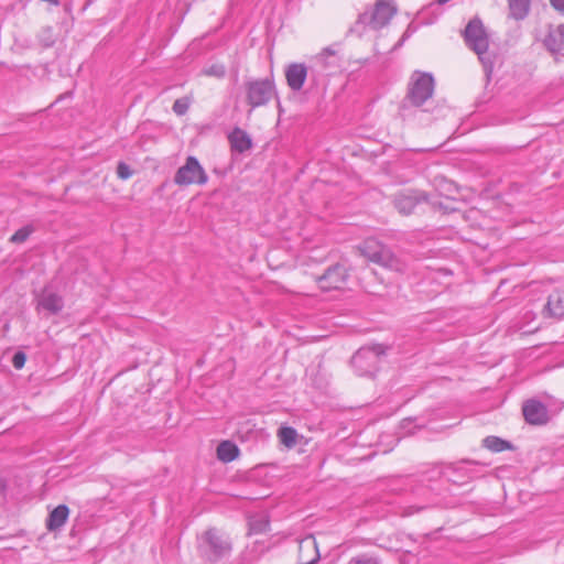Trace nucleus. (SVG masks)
<instances>
[{"instance_id": "f257e3e1", "label": "nucleus", "mask_w": 564, "mask_h": 564, "mask_svg": "<svg viewBox=\"0 0 564 564\" xmlns=\"http://www.w3.org/2000/svg\"><path fill=\"white\" fill-rule=\"evenodd\" d=\"M360 253L370 261L397 272H403L405 264L392 251L375 238L366 239L359 247Z\"/></svg>"}, {"instance_id": "f03ea898", "label": "nucleus", "mask_w": 564, "mask_h": 564, "mask_svg": "<svg viewBox=\"0 0 564 564\" xmlns=\"http://www.w3.org/2000/svg\"><path fill=\"white\" fill-rule=\"evenodd\" d=\"M199 550L209 561H217L228 556L231 551V542L227 534L218 529H209L199 538Z\"/></svg>"}, {"instance_id": "7ed1b4c3", "label": "nucleus", "mask_w": 564, "mask_h": 564, "mask_svg": "<svg viewBox=\"0 0 564 564\" xmlns=\"http://www.w3.org/2000/svg\"><path fill=\"white\" fill-rule=\"evenodd\" d=\"M384 354L386 347L380 344L362 347L351 357V366L358 376L372 377L377 371L380 357Z\"/></svg>"}, {"instance_id": "20e7f679", "label": "nucleus", "mask_w": 564, "mask_h": 564, "mask_svg": "<svg viewBox=\"0 0 564 564\" xmlns=\"http://www.w3.org/2000/svg\"><path fill=\"white\" fill-rule=\"evenodd\" d=\"M434 91V78L429 73L414 72L410 78L406 99L415 107L422 106Z\"/></svg>"}, {"instance_id": "39448f33", "label": "nucleus", "mask_w": 564, "mask_h": 564, "mask_svg": "<svg viewBox=\"0 0 564 564\" xmlns=\"http://www.w3.org/2000/svg\"><path fill=\"white\" fill-rule=\"evenodd\" d=\"M246 100L252 108L265 106L275 95L272 79H249L245 83Z\"/></svg>"}, {"instance_id": "423d86ee", "label": "nucleus", "mask_w": 564, "mask_h": 564, "mask_svg": "<svg viewBox=\"0 0 564 564\" xmlns=\"http://www.w3.org/2000/svg\"><path fill=\"white\" fill-rule=\"evenodd\" d=\"M397 12L392 2L380 0L371 11L361 13L356 22V26L362 24L372 30H379L387 25Z\"/></svg>"}, {"instance_id": "0eeeda50", "label": "nucleus", "mask_w": 564, "mask_h": 564, "mask_svg": "<svg viewBox=\"0 0 564 564\" xmlns=\"http://www.w3.org/2000/svg\"><path fill=\"white\" fill-rule=\"evenodd\" d=\"M208 181V175L195 156H187L185 164L178 167L174 175V183L180 186L192 184L204 185Z\"/></svg>"}, {"instance_id": "6e6552de", "label": "nucleus", "mask_w": 564, "mask_h": 564, "mask_svg": "<svg viewBox=\"0 0 564 564\" xmlns=\"http://www.w3.org/2000/svg\"><path fill=\"white\" fill-rule=\"evenodd\" d=\"M464 37L467 46L484 62V55L488 51L489 41L482 22L477 18L470 20L465 28Z\"/></svg>"}, {"instance_id": "1a4fd4ad", "label": "nucleus", "mask_w": 564, "mask_h": 564, "mask_svg": "<svg viewBox=\"0 0 564 564\" xmlns=\"http://www.w3.org/2000/svg\"><path fill=\"white\" fill-rule=\"evenodd\" d=\"M471 465H474V463L469 460L441 464L433 470V474L444 477L447 481L460 485L475 477L474 469L470 467Z\"/></svg>"}, {"instance_id": "9d476101", "label": "nucleus", "mask_w": 564, "mask_h": 564, "mask_svg": "<svg viewBox=\"0 0 564 564\" xmlns=\"http://www.w3.org/2000/svg\"><path fill=\"white\" fill-rule=\"evenodd\" d=\"M348 273L343 264L329 267L324 274L316 279L319 288L325 291L341 289L347 281Z\"/></svg>"}, {"instance_id": "9b49d317", "label": "nucleus", "mask_w": 564, "mask_h": 564, "mask_svg": "<svg viewBox=\"0 0 564 564\" xmlns=\"http://www.w3.org/2000/svg\"><path fill=\"white\" fill-rule=\"evenodd\" d=\"M426 200L427 196L425 193L408 189L394 195L393 205L400 214L408 216L414 212L419 204Z\"/></svg>"}, {"instance_id": "f8f14e48", "label": "nucleus", "mask_w": 564, "mask_h": 564, "mask_svg": "<svg viewBox=\"0 0 564 564\" xmlns=\"http://www.w3.org/2000/svg\"><path fill=\"white\" fill-rule=\"evenodd\" d=\"M522 412L525 421L532 425H543L550 421V410L542 402L531 399L523 406Z\"/></svg>"}, {"instance_id": "ddd939ff", "label": "nucleus", "mask_w": 564, "mask_h": 564, "mask_svg": "<svg viewBox=\"0 0 564 564\" xmlns=\"http://www.w3.org/2000/svg\"><path fill=\"white\" fill-rule=\"evenodd\" d=\"M64 307V300L57 292L45 288L37 296V311H45L51 315L58 314Z\"/></svg>"}, {"instance_id": "4468645a", "label": "nucleus", "mask_w": 564, "mask_h": 564, "mask_svg": "<svg viewBox=\"0 0 564 564\" xmlns=\"http://www.w3.org/2000/svg\"><path fill=\"white\" fill-rule=\"evenodd\" d=\"M321 557L316 539L306 535L299 543V564H315Z\"/></svg>"}, {"instance_id": "2eb2a0df", "label": "nucleus", "mask_w": 564, "mask_h": 564, "mask_svg": "<svg viewBox=\"0 0 564 564\" xmlns=\"http://www.w3.org/2000/svg\"><path fill=\"white\" fill-rule=\"evenodd\" d=\"M544 317L562 318L564 317V286L555 289L547 297L543 307Z\"/></svg>"}, {"instance_id": "dca6fc26", "label": "nucleus", "mask_w": 564, "mask_h": 564, "mask_svg": "<svg viewBox=\"0 0 564 564\" xmlns=\"http://www.w3.org/2000/svg\"><path fill=\"white\" fill-rule=\"evenodd\" d=\"M306 77L307 68L304 64L301 63L291 64L285 70L286 83L289 87L294 91L302 89Z\"/></svg>"}, {"instance_id": "f3484780", "label": "nucleus", "mask_w": 564, "mask_h": 564, "mask_svg": "<svg viewBox=\"0 0 564 564\" xmlns=\"http://www.w3.org/2000/svg\"><path fill=\"white\" fill-rule=\"evenodd\" d=\"M231 149L239 153H243L251 149L252 140L250 135L240 128H235L228 135Z\"/></svg>"}, {"instance_id": "a211bd4d", "label": "nucleus", "mask_w": 564, "mask_h": 564, "mask_svg": "<svg viewBox=\"0 0 564 564\" xmlns=\"http://www.w3.org/2000/svg\"><path fill=\"white\" fill-rule=\"evenodd\" d=\"M69 509L66 505H59L51 511L46 520V529L51 532L59 530L67 521Z\"/></svg>"}, {"instance_id": "6ab92c4d", "label": "nucleus", "mask_w": 564, "mask_h": 564, "mask_svg": "<svg viewBox=\"0 0 564 564\" xmlns=\"http://www.w3.org/2000/svg\"><path fill=\"white\" fill-rule=\"evenodd\" d=\"M544 45L552 53L564 50V24H558L550 30L544 40Z\"/></svg>"}, {"instance_id": "aec40b11", "label": "nucleus", "mask_w": 564, "mask_h": 564, "mask_svg": "<svg viewBox=\"0 0 564 564\" xmlns=\"http://www.w3.org/2000/svg\"><path fill=\"white\" fill-rule=\"evenodd\" d=\"M238 454V447L229 441L221 442L217 447V457L224 463L232 462Z\"/></svg>"}, {"instance_id": "412c9836", "label": "nucleus", "mask_w": 564, "mask_h": 564, "mask_svg": "<svg viewBox=\"0 0 564 564\" xmlns=\"http://www.w3.org/2000/svg\"><path fill=\"white\" fill-rule=\"evenodd\" d=\"M511 15L521 20L524 19L529 12L530 0H508Z\"/></svg>"}, {"instance_id": "4be33fe9", "label": "nucleus", "mask_w": 564, "mask_h": 564, "mask_svg": "<svg viewBox=\"0 0 564 564\" xmlns=\"http://www.w3.org/2000/svg\"><path fill=\"white\" fill-rule=\"evenodd\" d=\"M482 445L494 453H500L511 448V444L497 436H487L482 441Z\"/></svg>"}, {"instance_id": "5701e85b", "label": "nucleus", "mask_w": 564, "mask_h": 564, "mask_svg": "<svg viewBox=\"0 0 564 564\" xmlns=\"http://www.w3.org/2000/svg\"><path fill=\"white\" fill-rule=\"evenodd\" d=\"M56 39L57 35L51 26L42 28L37 34V40L40 44L46 48L52 47L55 44Z\"/></svg>"}, {"instance_id": "b1692460", "label": "nucleus", "mask_w": 564, "mask_h": 564, "mask_svg": "<svg viewBox=\"0 0 564 564\" xmlns=\"http://www.w3.org/2000/svg\"><path fill=\"white\" fill-rule=\"evenodd\" d=\"M296 431L290 426H283L279 430L278 436L280 442L288 447H292L296 443Z\"/></svg>"}, {"instance_id": "393cba45", "label": "nucleus", "mask_w": 564, "mask_h": 564, "mask_svg": "<svg viewBox=\"0 0 564 564\" xmlns=\"http://www.w3.org/2000/svg\"><path fill=\"white\" fill-rule=\"evenodd\" d=\"M346 564H381V561L376 555L361 553L352 556Z\"/></svg>"}, {"instance_id": "a878e982", "label": "nucleus", "mask_w": 564, "mask_h": 564, "mask_svg": "<svg viewBox=\"0 0 564 564\" xmlns=\"http://www.w3.org/2000/svg\"><path fill=\"white\" fill-rule=\"evenodd\" d=\"M33 230L34 229L32 226H24V227L20 228L19 230H17L14 232V235H12V237L10 238V241L13 243H22L30 237V235L33 232Z\"/></svg>"}, {"instance_id": "bb28decb", "label": "nucleus", "mask_w": 564, "mask_h": 564, "mask_svg": "<svg viewBox=\"0 0 564 564\" xmlns=\"http://www.w3.org/2000/svg\"><path fill=\"white\" fill-rule=\"evenodd\" d=\"M189 105H191L189 98H187V97L178 98L173 104V111L177 116H184L188 111Z\"/></svg>"}, {"instance_id": "cd10ccee", "label": "nucleus", "mask_w": 564, "mask_h": 564, "mask_svg": "<svg viewBox=\"0 0 564 564\" xmlns=\"http://www.w3.org/2000/svg\"><path fill=\"white\" fill-rule=\"evenodd\" d=\"M203 73L207 76L223 78L226 75V68L221 64H215L204 69Z\"/></svg>"}, {"instance_id": "c85d7f7f", "label": "nucleus", "mask_w": 564, "mask_h": 564, "mask_svg": "<svg viewBox=\"0 0 564 564\" xmlns=\"http://www.w3.org/2000/svg\"><path fill=\"white\" fill-rule=\"evenodd\" d=\"M117 175L121 180H127L132 175V171L129 165L123 162H120L117 166Z\"/></svg>"}, {"instance_id": "c756f323", "label": "nucleus", "mask_w": 564, "mask_h": 564, "mask_svg": "<svg viewBox=\"0 0 564 564\" xmlns=\"http://www.w3.org/2000/svg\"><path fill=\"white\" fill-rule=\"evenodd\" d=\"M26 360V356L22 351H17L12 357V365L15 369H21Z\"/></svg>"}, {"instance_id": "7c9ffc66", "label": "nucleus", "mask_w": 564, "mask_h": 564, "mask_svg": "<svg viewBox=\"0 0 564 564\" xmlns=\"http://www.w3.org/2000/svg\"><path fill=\"white\" fill-rule=\"evenodd\" d=\"M250 527H251V530L254 532V533H260V532H263L265 530V528L268 527V522L267 521H263L261 523H258L256 521H252L250 523Z\"/></svg>"}, {"instance_id": "2f4dec72", "label": "nucleus", "mask_w": 564, "mask_h": 564, "mask_svg": "<svg viewBox=\"0 0 564 564\" xmlns=\"http://www.w3.org/2000/svg\"><path fill=\"white\" fill-rule=\"evenodd\" d=\"M551 4L558 11L564 12V0H550Z\"/></svg>"}, {"instance_id": "473e14b6", "label": "nucleus", "mask_w": 564, "mask_h": 564, "mask_svg": "<svg viewBox=\"0 0 564 564\" xmlns=\"http://www.w3.org/2000/svg\"><path fill=\"white\" fill-rule=\"evenodd\" d=\"M326 55H334V52H333V51H330L329 48H325V50L321 53V57L326 56Z\"/></svg>"}, {"instance_id": "72a5a7b5", "label": "nucleus", "mask_w": 564, "mask_h": 564, "mask_svg": "<svg viewBox=\"0 0 564 564\" xmlns=\"http://www.w3.org/2000/svg\"><path fill=\"white\" fill-rule=\"evenodd\" d=\"M6 489V481L4 479L0 478V495L2 494V491Z\"/></svg>"}]
</instances>
